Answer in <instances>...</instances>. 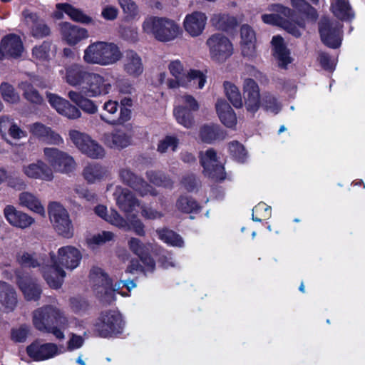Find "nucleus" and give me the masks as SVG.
<instances>
[{"instance_id": "nucleus-1", "label": "nucleus", "mask_w": 365, "mask_h": 365, "mask_svg": "<svg viewBox=\"0 0 365 365\" xmlns=\"http://www.w3.org/2000/svg\"><path fill=\"white\" fill-rule=\"evenodd\" d=\"M122 58V53L114 43L96 41L91 43L84 51L83 60L90 64L108 66Z\"/></svg>"}, {"instance_id": "nucleus-2", "label": "nucleus", "mask_w": 365, "mask_h": 365, "mask_svg": "<svg viewBox=\"0 0 365 365\" xmlns=\"http://www.w3.org/2000/svg\"><path fill=\"white\" fill-rule=\"evenodd\" d=\"M146 34H151L160 42H168L176 38L181 33L180 27L173 21L165 17L149 16L142 25Z\"/></svg>"}, {"instance_id": "nucleus-3", "label": "nucleus", "mask_w": 365, "mask_h": 365, "mask_svg": "<svg viewBox=\"0 0 365 365\" xmlns=\"http://www.w3.org/2000/svg\"><path fill=\"white\" fill-rule=\"evenodd\" d=\"M125 322L121 314L115 310L102 312L96 324V331L102 338L118 336L123 332Z\"/></svg>"}, {"instance_id": "nucleus-4", "label": "nucleus", "mask_w": 365, "mask_h": 365, "mask_svg": "<svg viewBox=\"0 0 365 365\" xmlns=\"http://www.w3.org/2000/svg\"><path fill=\"white\" fill-rule=\"evenodd\" d=\"M50 220L58 235L70 239L74 234V228L66 209L59 202H51L48 206Z\"/></svg>"}, {"instance_id": "nucleus-5", "label": "nucleus", "mask_w": 365, "mask_h": 365, "mask_svg": "<svg viewBox=\"0 0 365 365\" xmlns=\"http://www.w3.org/2000/svg\"><path fill=\"white\" fill-rule=\"evenodd\" d=\"M33 323L35 328L41 331L54 325L67 327L68 324V319L63 314L51 305L36 310L34 313Z\"/></svg>"}, {"instance_id": "nucleus-6", "label": "nucleus", "mask_w": 365, "mask_h": 365, "mask_svg": "<svg viewBox=\"0 0 365 365\" xmlns=\"http://www.w3.org/2000/svg\"><path fill=\"white\" fill-rule=\"evenodd\" d=\"M322 42L329 48H338L342 41L343 25L328 17H322L318 24Z\"/></svg>"}, {"instance_id": "nucleus-7", "label": "nucleus", "mask_w": 365, "mask_h": 365, "mask_svg": "<svg viewBox=\"0 0 365 365\" xmlns=\"http://www.w3.org/2000/svg\"><path fill=\"white\" fill-rule=\"evenodd\" d=\"M69 137L76 147L88 157L98 159L104 156V148L88 135L76 130H71L69 131Z\"/></svg>"}, {"instance_id": "nucleus-8", "label": "nucleus", "mask_w": 365, "mask_h": 365, "mask_svg": "<svg viewBox=\"0 0 365 365\" xmlns=\"http://www.w3.org/2000/svg\"><path fill=\"white\" fill-rule=\"evenodd\" d=\"M206 44L211 58L220 63L225 62L233 53L232 43L222 34H212L207 40Z\"/></svg>"}, {"instance_id": "nucleus-9", "label": "nucleus", "mask_w": 365, "mask_h": 365, "mask_svg": "<svg viewBox=\"0 0 365 365\" xmlns=\"http://www.w3.org/2000/svg\"><path fill=\"white\" fill-rule=\"evenodd\" d=\"M181 98L182 105L173 109V115L179 124L186 128H190L195 124L194 112L199 110L200 106L191 95L185 94Z\"/></svg>"}, {"instance_id": "nucleus-10", "label": "nucleus", "mask_w": 365, "mask_h": 365, "mask_svg": "<svg viewBox=\"0 0 365 365\" xmlns=\"http://www.w3.org/2000/svg\"><path fill=\"white\" fill-rule=\"evenodd\" d=\"M112 89L110 81L96 73L90 72L83 86L81 92L86 97L96 98L108 95Z\"/></svg>"}, {"instance_id": "nucleus-11", "label": "nucleus", "mask_w": 365, "mask_h": 365, "mask_svg": "<svg viewBox=\"0 0 365 365\" xmlns=\"http://www.w3.org/2000/svg\"><path fill=\"white\" fill-rule=\"evenodd\" d=\"M46 160L57 172L69 173L75 169V161L68 153L56 148H45Z\"/></svg>"}, {"instance_id": "nucleus-12", "label": "nucleus", "mask_w": 365, "mask_h": 365, "mask_svg": "<svg viewBox=\"0 0 365 365\" xmlns=\"http://www.w3.org/2000/svg\"><path fill=\"white\" fill-rule=\"evenodd\" d=\"M50 258L41 269L43 277L48 285L54 289L61 287L66 272L61 267L53 252L49 253Z\"/></svg>"}, {"instance_id": "nucleus-13", "label": "nucleus", "mask_w": 365, "mask_h": 365, "mask_svg": "<svg viewBox=\"0 0 365 365\" xmlns=\"http://www.w3.org/2000/svg\"><path fill=\"white\" fill-rule=\"evenodd\" d=\"M26 351L34 361H46L60 354L57 344L51 342L41 343L39 339L28 345Z\"/></svg>"}, {"instance_id": "nucleus-14", "label": "nucleus", "mask_w": 365, "mask_h": 365, "mask_svg": "<svg viewBox=\"0 0 365 365\" xmlns=\"http://www.w3.org/2000/svg\"><path fill=\"white\" fill-rule=\"evenodd\" d=\"M16 284L26 301L37 302L41 299L42 289L36 279L24 275L20 271L16 272Z\"/></svg>"}, {"instance_id": "nucleus-15", "label": "nucleus", "mask_w": 365, "mask_h": 365, "mask_svg": "<svg viewBox=\"0 0 365 365\" xmlns=\"http://www.w3.org/2000/svg\"><path fill=\"white\" fill-rule=\"evenodd\" d=\"M59 31L62 40L70 46L77 45L89 36L88 31L86 29L67 21L59 23Z\"/></svg>"}, {"instance_id": "nucleus-16", "label": "nucleus", "mask_w": 365, "mask_h": 365, "mask_svg": "<svg viewBox=\"0 0 365 365\" xmlns=\"http://www.w3.org/2000/svg\"><path fill=\"white\" fill-rule=\"evenodd\" d=\"M243 91L246 109L255 114L261 106L259 86L254 79L246 78L243 83Z\"/></svg>"}, {"instance_id": "nucleus-17", "label": "nucleus", "mask_w": 365, "mask_h": 365, "mask_svg": "<svg viewBox=\"0 0 365 365\" xmlns=\"http://www.w3.org/2000/svg\"><path fill=\"white\" fill-rule=\"evenodd\" d=\"M48 103L56 111L70 119H76L81 116L80 110L71 104L68 101L49 92L46 93Z\"/></svg>"}, {"instance_id": "nucleus-18", "label": "nucleus", "mask_w": 365, "mask_h": 365, "mask_svg": "<svg viewBox=\"0 0 365 365\" xmlns=\"http://www.w3.org/2000/svg\"><path fill=\"white\" fill-rule=\"evenodd\" d=\"M81 252L73 246H64L58 249L57 262L61 267L67 269H74L81 260Z\"/></svg>"}, {"instance_id": "nucleus-19", "label": "nucleus", "mask_w": 365, "mask_h": 365, "mask_svg": "<svg viewBox=\"0 0 365 365\" xmlns=\"http://www.w3.org/2000/svg\"><path fill=\"white\" fill-rule=\"evenodd\" d=\"M119 176L122 182L144 196L150 192V185L140 176L137 175L130 169L123 168L120 170Z\"/></svg>"}, {"instance_id": "nucleus-20", "label": "nucleus", "mask_w": 365, "mask_h": 365, "mask_svg": "<svg viewBox=\"0 0 365 365\" xmlns=\"http://www.w3.org/2000/svg\"><path fill=\"white\" fill-rule=\"evenodd\" d=\"M128 247L130 251L138 256L148 271L153 272L155 268V262L150 253L149 247L139 239L131 237L128 240Z\"/></svg>"}, {"instance_id": "nucleus-21", "label": "nucleus", "mask_w": 365, "mask_h": 365, "mask_svg": "<svg viewBox=\"0 0 365 365\" xmlns=\"http://www.w3.org/2000/svg\"><path fill=\"white\" fill-rule=\"evenodd\" d=\"M4 215L11 225L18 228L26 229L34 222V219L31 216L17 210L14 206L11 205L4 207Z\"/></svg>"}, {"instance_id": "nucleus-22", "label": "nucleus", "mask_w": 365, "mask_h": 365, "mask_svg": "<svg viewBox=\"0 0 365 365\" xmlns=\"http://www.w3.org/2000/svg\"><path fill=\"white\" fill-rule=\"evenodd\" d=\"M4 58H18L21 56L24 45L21 37L15 34H9L1 40Z\"/></svg>"}, {"instance_id": "nucleus-23", "label": "nucleus", "mask_w": 365, "mask_h": 365, "mask_svg": "<svg viewBox=\"0 0 365 365\" xmlns=\"http://www.w3.org/2000/svg\"><path fill=\"white\" fill-rule=\"evenodd\" d=\"M28 24L31 23V34L35 38H43L51 34V29L45 21L40 19L39 16L34 12H29L28 10L22 13Z\"/></svg>"}, {"instance_id": "nucleus-24", "label": "nucleus", "mask_w": 365, "mask_h": 365, "mask_svg": "<svg viewBox=\"0 0 365 365\" xmlns=\"http://www.w3.org/2000/svg\"><path fill=\"white\" fill-rule=\"evenodd\" d=\"M272 56L278 61V66L281 68L286 69L293 59L290 56V51L284 43V38L281 36H274L272 39Z\"/></svg>"}, {"instance_id": "nucleus-25", "label": "nucleus", "mask_w": 365, "mask_h": 365, "mask_svg": "<svg viewBox=\"0 0 365 365\" xmlns=\"http://www.w3.org/2000/svg\"><path fill=\"white\" fill-rule=\"evenodd\" d=\"M242 55L252 58L256 53V35L253 29L248 24H243L240 28Z\"/></svg>"}, {"instance_id": "nucleus-26", "label": "nucleus", "mask_w": 365, "mask_h": 365, "mask_svg": "<svg viewBox=\"0 0 365 365\" xmlns=\"http://www.w3.org/2000/svg\"><path fill=\"white\" fill-rule=\"evenodd\" d=\"M123 70L129 76L138 78L143 72L140 56L133 50H127L123 56Z\"/></svg>"}, {"instance_id": "nucleus-27", "label": "nucleus", "mask_w": 365, "mask_h": 365, "mask_svg": "<svg viewBox=\"0 0 365 365\" xmlns=\"http://www.w3.org/2000/svg\"><path fill=\"white\" fill-rule=\"evenodd\" d=\"M207 16L204 13L195 11L185 16L184 28L192 36H198L205 29Z\"/></svg>"}, {"instance_id": "nucleus-28", "label": "nucleus", "mask_w": 365, "mask_h": 365, "mask_svg": "<svg viewBox=\"0 0 365 365\" xmlns=\"http://www.w3.org/2000/svg\"><path fill=\"white\" fill-rule=\"evenodd\" d=\"M24 173L30 178L51 181L53 178L51 168L41 160L23 168Z\"/></svg>"}, {"instance_id": "nucleus-29", "label": "nucleus", "mask_w": 365, "mask_h": 365, "mask_svg": "<svg viewBox=\"0 0 365 365\" xmlns=\"http://www.w3.org/2000/svg\"><path fill=\"white\" fill-rule=\"evenodd\" d=\"M201 140L207 144L223 140L227 135V131L217 124H205L200 129Z\"/></svg>"}, {"instance_id": "nucleus-30", "label": "nucleus", "mask_w": 365, "mask_h": 365, "mask_svg": "<svg viewBox=\"0 0 365 365\" xmlns=\"http://www.w3.org/2000/svg\"><path fill=\"white\" fill-rule=\"evenodd\" d=\"M218 117L223 125L233 128L237 124V116L230 105L225 100L220 99L215 104Z\"/></svg>"}, {"instance_id": "nucleus-31", "label": "nucleus", "mask_w": 365, "mask_h": 365, "mask_svg": "<svg viewBox=\"0 0 365 365\" xmlns=\"http://www.w3.org/2000/svg\"><path fill=\"white\" fill-rule=\"evenodd\" d=\"M133 106V100L130 97H124L120 100V113L118 116L109 119L104 115H101V118L104 122L110 125H122L130 120L131 118V110Z\"/></svg>"}, {"instance_id": "nucleus-32", "label": "nucleus", "mask_w": 365, "mask_h": 365, "mask_svg": "<svg viewBox=\"0 0 365 365\" xmlns=\"http://www.w3.org/2000/svg\"><path fill=\"white\" fill-rule=\"evenodd\" d=\"M0 302L7 312L14 311L17 304L15 289L11 284L2 281H0Z\"/></svg>"}, {"instance_id": "nucleus-33", "label": "nucleus", "mask_w": 365, "mask_h": 365, "mask_svg": "<svg viewBox=\"0 0 365 365\" xmlns=\"http://www.w3.org/2000/svg\"><path fill=\"white\" fill-rule=\"evenodd\" d=\"M90 72L87 71L83 66L73 64L66 68V81L73 86H83L86 78L88 76Z\"/></svg>"}, {"instance_id": "nucleus-34", "label": "nucleus", "mask_w": 365, "mask_h": 365, "mask_svg": "<svg viewBox=\"0 0 365 365\" xmlns=\"http://www.w3.org/2000/svg\"><path fill=\"white\" fill-rule=\"evenodd\" d=\"M56 9L67 14L73 21L83 24H89L93 21V19L84 14L81 9L76 8L68 3L57 4Z\"/></svg>"}, {"instance_id": "nucleus-35", "label": "nucleus", "mask_w": 365, "mask_h": 365, "mask_svg": "<svg viewBox=\"0 0 365 365\" xmlns=\"http://www.w3.org/2000/svg\"><path fill=\"white\" fill-rule=\"evenodd\" d=\"M331 11L334 16L342 21L350 22L355 17L349 0H336L331 4Z\"/></svg>"}, {"instance_id": "nucleus-36", "label": "nucleus", "mask_w": 365, "mask_h": 365, "mask_svg": "<svg viewBox=\"0 0 365 365\" xmlns=\"http://www.w3.org/2000/svg\"><path fill=\"white\" fill-rule=\"evenodd\" d=\"M105 139L110 148H124L129 145L131 136L123 130L115 129L112 133L106 134Z\"/></svg>"}, {"instance_id": "nucleus-37", "label": "nucleus", "mask_w": 365, "mask_h": 365, "mask_svg": "<svg viewBox=\"0 0 365 365\" xmlns=\"http://www.w3.org/2000/svg\"><path fill=\"white\" fill-rule=\"evenodd\" d=\"M118 207L125 212H131L139 205L138 200L128 189H122L116 197Z\"/></svg>"}, {"instance_id": "nucleus-38", "label": "nucleus", "mask_w": 365, "mask_h": 365, "mask_svg": "<svg viewBox=\"0 0 365 365\" xmlns=\"http://www.w3.org/2000/svg\"><path fill=\"white\" fill-rule=\"evenodd\" d=\"M19 88L22 91L23 97L31 104L41 106L44 103L43 96L36 89L34 85L29 81H21L19 84Z\"/></svg>"}, {"instance_id": "nucleus-39", "label": "nucleus", "mask_w": 365, "mask_h": 365, "mask_svg": "<svg viewBox=\"0 0 365 365\" xmlns=\"http://www.w3.org/2000/svg\"><path fill=\"white\" fill-rule=\"evenodd\" d=\"M68 97L83 111L88 113L94 114L98 110V107L94 102L89 99V97L83 95L82 92L71 91L68 93Z\"/></svg>"}, {"instance_id": "nucleus-40", "label": "nucleus", "mask_w": 365, "mask_h": 365, "mask_svg": "<svg viewBox=\"0 0 365 365\" xmlns=\"http://www.w3.org/2000/svg\"><path fill=\"white\" fill-rule=\"evenodd\" d=\"M20 205L29 210L39 214L41 216L45 215V209L40 200L34 195L29 192H23L19 195Z\"/></svg>"}, {"instance_id": "nucleus-41", "label": "nucleus", "mask_w": 365, "mask_h": 365, "mask_svg": "<svg viewBox=\"0 0 365 365\" xmlns=\"http://www.w3.org/2000/svg\"><path fill=\"white\" fill-rule=\"evenodd\" d=\"M200 165L203 168L205 176L215 181L221 182L226 178L225 168L220 163H208L205 159H200Z\"/></svg>"}, {"instance_id": "nucleus-42", "label": "nucleus", "mask_w": 365, "mask_h": 365, "mask_svg": "<svg viewBox=\"0 0 365 365\" xmlns=\"http://www.w3.org/2000/svg\"><path fill=\"white\" fill-rule=\"evenodd\" d=\"M175 205L180 212L186 214H197L202 210V206L195 199L187 195H180L178 198Z\"/></svg>"}, {"instance_id": "nucleus-43", "label": "nucleus", "mask_w": 365, "mask_h": 365, "mask_svg": "<svg viewBox=\"0 0 365 365\" xmlns=\"http://www.w3.org/2000/svg\"><path fill=\"white\" fill-rule=\"evenodd\" d=\"M156 233L158 238L168 245L178 247L184 246L182 237L178 233L168 227L157 229Z\"/></svg>"}, {"instance_id": "nucleus-44", "label": "nucleus", "mask_w": 365, "mask_h": 365, "mask_svg": "<svg viewBox=\"0 0 365 365\" xmlns=\"http://www.w3.org/2000/svg\"><path fill=\"white\" fill-rule=\"evenodd\" d=\"M291 4L299 13L304 14L307 19L312 22H316L319 14L315 8L305 0H291Z\"/></svg>"}, {"instance_id": "nucleus-45", "label": "nucleus", "mask_w": 365, "mask_h": 365, "mask_svg": "<svg viewBox=\"0 0 365 365\" xmlns=\"http://www.w3.org/2000/svg\"><path fill=\"white\" fill-rule=\"evenodd\" d=\"M215 26L219 29L225 32H232L238 26L236 17L227 14H222L216 16L214 19Z\"/></svg>"}, {"instance_id": "nucleus-46", "label": "nucleus", "mask_w": 365, "mask_h": 365, "mask_svg": "<svg viewBox=\"0 0 365 365\" xmlns=\"http://www.w3.org/2000/svg\"><path fill=\"white\" fill-rule=\"evenodd\" d=\"M105 175V169L98 163H89L83 170V178L89 183L102 179Z\"/></svg>"}, {"instance_id": "nucleus-47", "label": "nucleus", "mask_w": 365, "mask_h": 365, "mask_svg": "<svg viewBox=\"0 0 365 365\" xmlns=\"http://www.w3.org/2000/svg\"><path fill=\"white\" fill-rule=\"evenodd\" d=\"M16 262L22 267L26 268H37L41 269L45 264L44 261L41 262L36 257V253H29L24 252L22 254H17Z\"/></svg>"}, {"instance_id": "nucleus-48", "label": "nucleus", "mask_w": 365, "mask_h": 365, "mask_svg": "<svg viewBox=\"0 0 365 365\" xmlns=\"http://www.w3.org/2000/svg\"><path fill=\"white\" fill-rule=\"evenodd\" d=\"M223 86L225 95L232 106L236 108H242V99L238 88L229 81H225Z\"/></svg>"}, {"instance_id": "nucleus-49", "label": "nucleus", "mask_w": 365, "mask_h": 365, "mask_svg": "<svg viewBox=\"0 0 365 365\" xmlns=\"http://www.w3.org/2000/svg\"><path fill=\"white\" fill-rule=\"evenodd\" d=\"M272 6L273 11L282 14L284 17L291 19L296 24L297 27L305 28L306 24L304 19L297 16L294 10L279 4H273Z\"/></svg>"}, {"instance_id": "nucleus-50", "label": "nucleus", "mask_w": 365, "mask_h": 365, "mask_svg": "<svg viewBox=\"0 0 365 365\" xmlns=\"http://www.w3.org/2000/svg\"><path fill=\"white\" fill-rule=\"evenodd\" d=\"M186 83V86H197V88L201 89L206 83V76L200 70L190 69L187 75L183 78Z\"/></svg>"}, {"instance_id": "nucleus-51", "label": "nucleus", "mask_w": 365, "mask_h": 365, "mask_svg": "<svg viewBox=\"0 0 365 365\" xmlns=\"http://www.w3.org/2000/svg\"><path fill=\"white\" fill-rule=\"evenodd\" d=\"M261 106L264 110L271 111L275 114L278 113L282 108L281 104L276 96L269 92H264L262 94Z\"/></svg>"}, {"instance_id": "nucleus-52", "label": "nucleus", "mask_w": 365, "mask_h": 365, "mask_svg": "<svg viewBox=\"0 0 365 365\" xmlns=\"http://www.w3.org/2000/svg\"><path fill=\"white\" fill-rule=\"evenodd\" d=\"M271 213V207L264 202H260L252 209V220L255 222H262L269 218Z\"/></svg>"}, {"instance_id": "nucleus-53", "label": "nucleus", "mask_w": 365, "mask_h": 365, "mask_svg": "<svg viewBox=\"0 0 365 365\" xmlns=\"http://www.w3.org/2000/svg\"><path fill=\"white\" fill-rule=\"evenodd\" d=\"M118 4L125 14L127 21L135 19L139 15V9L136 3L133 0H118Z\"/></svg>"}, {"instance_id": "nucleus-54", "label": "nucleus", "mask_w": 365, "mask_h": 365, "mask_svg": "<svg viewBox=\"0 0 365 365\" xmlns=\"http://www.w3.org/2000/svg\"><path fill=\"white\" fill-rule=\"evenodd\" d=\"M146 177L148 180L156 186L165 187L172 186V180L160 172L150 170L146 172Z\"/></svg>"}, {"instance_id": "nucleus-55", "label": "nucleus", "mask_w": 365, "mask_h": 365, "mask_svg": "<svg viewBox=\"0 0 365 365\" xmlns=\"http://www.w3.org/2000/svg\"><path fill=\"white\" fill-rule=\"evenodd\" d=\"M229 150L231 156L237 162L244 163L247 158V151L242 144L237 140L229 143Z\"/></svg>"}, {"instance_id": "nucleus-56", "label": "nucleus", "mask_w": 365, "mask_h": 365, "mask_svg": "<svg viewBox=\"0 0 365 365\" xmlns=\"http://www.w3.org/2000/svg\"><path fill=\"white\" fill-rule=\"evenodd\" d=\"M51 43L44 41L41 45L34 47L32 49V56L40 61H47L49 59Z\"/></svg>"}, {"instance_id": "nucleus-57", "label": "nucleus", "mask_w": 365, "mask_h": 365, "mask_svg": "<svg viewBox=\"0 0 365 365\" xmlns=\"http://www.w3.org/2000/svg\"><path fill=\"white\" fill-rule=\"evenodd\" d=\"M4 182H6L8 187L16 190H24L26 185L24 180L15 173H8L6 171Z\"/></svg>"}, {"instance_id": "nucleus-58", "label": "nucleus", "mask_w": 365, "mask_h": 365, "mask_svg": "<svg viewBox=\"0 0 365 365\" xmlns=\"http://www.w3.org/2000/svg\"><path fill=\"white\" fill-rule=\"evenodd\" d=\"M179 144V139L176 136L166 135L163 140H160L158 144L157 150L160 153H165L169 148L175 151Z\"/></svg>"}, {"instance_id": "nucleus-59", "label": "nucleus", "mask_w": 365, "mask_h": 365, "mask_svg": "<svg viewBox=\"0 0 365 365\" xmlns=\"http://www.w3.org/2000/svg\"><path fill=\"white\" fill-rule=\"evenodd\" d=\"M1 93L3 99L9 103L16 102L19 97L15 92L13 86L6 82H3L0 86Z\"/></svg>"}, {"instance_id": "nucleus-60", "label": "nucleus", "mask_w": 365, "mask_h": 365, "mask_svg": "<svg viewBox=\"0 0 365 365\" xmlns=\"http://www.w3.org/2000/svg\"><path fill=\"white\" fill-rule=\"evenodd\" d=\"M29 334V327L26 324H23L19 328L11 329V339L16 343H23L26 340Z\"/></svg>"}, {"instance_id": "nucleus-61", "label": "nucleus", "mask_w": 365, "mask_h": 365, "mask_svg": "<svg viewBox=\"0 0 365 365\" xmlns=\"http://www.w3.org/2000/svg\"><path fill=\"white\" fill-rule=\"evenodd\" d=\"M91 274H94L101 279V286L106 290H111L113 287V280L101 268L95 267L91 269Z\"/></svg>"}, {"instance_id": "nucleus-62", "label": "nucleus", "mask_w": 365, "mask_h": 365, "mask_svg": "<svg viewBox=\"0 0 365 365\" xmlns=\"http://www.w3.org/2000/svg\"><path fill=\"white\" fill-rule=\"evenodd\" d=\"M69 302L72 310L76 313L86 312L89 308L88 300L81 297H71Z\"/></svg>"}, {"instance_id": "nucleus-63", "label": "nucleus", "mask_w": 365, "mask_h": 365, "mask_svg": "<svg viewBox=\"0 0 365 365\" xmlns=\"http://www.w3.org/2000/svg\"><path fill=\"white\" fill-rule=\"evenodd\" d=\"M30 131L34 136L43 141L48 134V131H50V127L37 122L31 125Z\"/></svg>"}, {"instance_id": "nucleus-64", "label": "nucleus", "mask_w": 365, "mask_h": 365, "mask_svg": "<svg viewBox=\"0 0 365 365\" xmlns=\"http://www.w3.org/2000/svg\"><path fill=\"white\" fill-rule=\"evenodd\" d=\"M168 69L170 74L175 78H184L185 76V74L183 73V65L180 60L171 61L168 65Z\"/></svg>"}]
</instances>
